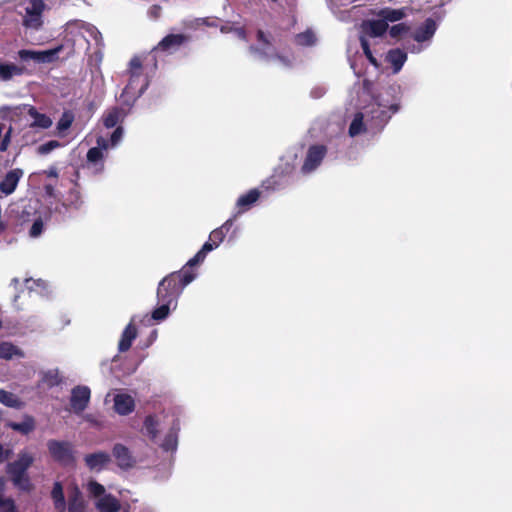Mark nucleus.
<instances>
[{"label": "nucleus", "instance_id": "obj_1", "mask_svg": "<svg viewBox=\"0 0 512 512\" xmlns=\"http://www.w3.org/2000/svg\"><path fill=\"white\" fill-rule=\"evenodd\" d=\"M361 108L354 115L349 126V135L355 137L364 133L376 134L399 110L398 99L391 87L374 93L372 84L365 81L360 94Z\"/></svg>", "mask_w": 512, "mask_h": 512}, {"label": "nucleus", "instance_id": "obj_2", "mask_svg": "<svg viewBox=\"0 0 512 512\" xmlns=\"http://www.w3.org/2000/svg\"><path fill=\"white\" fill-rule=\"evenodd\" d=\"M164 424L169 425V430L160 443V447L167 452H174L178 446V433L180 431V419L177 413L148 415L144 419L143 434L153 442H157L159 432Z\"/></svg>", "mask_w": 512, "mask_h": 512}, {"label": "nucleus", "instance_id": "obj_3", "mask_svg": "<svg viewBox=\"0 0 512 512\" xmlns=\"http://www.w3.org/2000/svg\"><path fill=\"white\" fill-rule=\"evenodd\" d=\"M197 274L187 270L171 273L163 278L157 288V302L166 303L177 308L178 299L184 288L190 284Z\"/></svg>", "mask_w": 512, "mask_h": 512}, {"label": "nucleus", "instance_id": "obj_4", "mask_svg": "<svg viewBox=\"0 0 512 512\" xmlns=\"http://www.w3.org/2000/svg\"><path fill=\"white\" fill-rule=\"evenodd\" d=\"M250 50L259 59L272 62L281 67L290 66L294 57L289 52H279L276 48V40L262 30L257 33V45L251 46Z\"/></svg>", "mask_w": 512, "mask_h": 512}, {"label": "nucleus", "instance_id": "obj_5", "mask_svg": "<svg viewBox=\"0 0 512 512\" xmlns=\"http://www.w3.org/2000/svg\"><path fill=\"white\" fill-rule=\"evenodd\" d=\"M129 73L130 77L128 84L120 96L122 102L127 105H131L137 98H139L148 86V80L142 72L140 59L133 58L130 61Z\"/></svg>", "mask_w": 512, "mask_h": 512}, {"label": "nucleus", "instance_id": "obj_6", "mask_svg": "<svg viewBox=\"0 0 512 512\" xmlns=\"http://www.w3.org/2000/svg\"><path fill=\"white\" fill-rule=\"evenodd\" d=\"M33 456L23 451L18 455V459L7 466V473L10 475L15 486L22 490H27L30 486V481L27 476V469L33 463Z\"/></svg>", "mask_w": 512, "mask_h": 512}, {"label": "nucleus", "instance_id": "obj_7", "mask_svg": "<svg viewBox=\"0 0 512 512\" xmlns=\"http://www.w3.org/2000/svg\"><path fill=\"white\" fill-rule=\"evenodd\" d=\"M87 491L95 499V506L100 512H118L120 502L111 494L105 492V487L91 480L87 483Z\"/></svg>", "mask_w": 512, "mask_h": 512}, {"label": "nucleus", "instance_id": "obj_8", "mask_svg": "<svg viewBox=\"0 0 512 512\" xmlns=\"http://www.w3.org/2000/svg\"><path fill=\"white\" fill-rule=\"evenodd\" d=\"M388 28V24L381 17L377 20H368L364 21L361 25L362 35L360 36V42L363 49L364 54L371 64L377 66V61L374 58L369 43L366 39V36L370 37H379L382 36Z\"/></svg>", "mask_w": 512, "mask_h": 512}, {"label": "nucleus", "instance_id": "obj_9", "mask_svg": "<svg viewBox=\"0 0 512 512\" xmlns=\"http://www.w3.org/2000/svg\"><path fill=\"white\" fill-rule=\"evenodd\" d=\"M86 35H89L90 37H93L95 40H97L98 36H100V33L96 27L81 20H71L64 26V39L67 42H70L72 46H75L80 39H84L86 42H88Z\"/></svg>", "mask_w": 512, "mask_h": 512}, {"label": "nucleus", "instance_id": "obj_10", "mask_svg": "<svg viewBox=\"0 0 512 512\" xmlns=\"http://www.w3.org/2000/svg\"><path fill=\"white\" fill-rule=\"evenodd\" d=\"M47 5L43 0H29L25 6L22 24L25 28L38 31L44 24L43 13Z\"/></svg>", "mask_w": 512, "mask_h": 512}, {"label": "nucleus", "instance_id": "obj_11", "mask_svg": "<svg viewBox=\"0 0 512 512\" xmlns=\"http://www.w3.org/2000/svg\"><path fill=\"white\" fill-rule=\"evenodd\" d=\"M50 455L62 465L74 463L73 448L71 443L66 441L50 440L47 443Z\"/></svg>", "mask_w": 512, "mask_h": 512}, {"label": "nucleus", "instance_id": "obj_12", "mask_svg": "<svg viewBox=\"0 0 512 512\" xmlns=\"http://www.w3.org/2000/svg\"><path fill=\"white\" fill-rule=\"evenodd\" d=\"M327 149L324 145H312L308 148L301 172L303 174H310L314 172L322 163L326 156Z\"/></svg>", "mask_w": 512, "mask_h": 512}, {"label": "nucleus", "instance_id": "obj_13", "mask_svg": "<svg viewBox=\"0 0 512 512\" xmlns=\"http://www.w3.org/2000/svg\"><path fill=\"white\" fill-rule=\"evenodd\" d=\"M62 50V46H58L54 49L35 51L22 49L18 52V56L23 61L33 60L37 63H50L54 61L58 53Z\"/></svg>", "mask_w": 512, "mask_h": 512}, {"label": "nucleus", "instance_id": "obj_14", "mask_svg": "<svg viewBox=\"0 0 512 512\" xmlns=\"http://www.w3.org/2000/svg\"><path fill=\"white\" fill-rule=\"evenodd\" d=\"M91 391L84 385L76 386L71 391L70 405L74 413H82L90 401Z\"/></svg>", "mask_w": 512, "mask_h": 512}, {"label": "nucleus", "instance_id": "obj_15", "mask_svg": "<svg viewBox=\"0 0 512 512\" xmlns=\"http://www.w3.org/2000/svg\"><path fill=\"white\" fill-rule=\"evenodd\" d=\"M260 191L258 189H251L247 193L240 195L236 201V212L231 217L234 220L242 213L248 211L260 198Z\"/></svg>", "mask_w": 512, "mask_h": 512}, {"label": "nucleus", "instance_id": "obj_16", "mask_svg": "<svg viewBox=\"0 0 512 512\" xmlns=\"http://www.w3.org/2000/svg\"><path fill=\"white\" fill-rule=\"evenodd\" d=\"M437 30V24L436 22L428 18L424 21V23L419 26L414 32H413V39L418 43H424L427 45H430L431 40Z\"/></svg>", "mask_w": 512, "mask_h": 512}, {"label": "nucleus", "instance_id": "obj_17", "mask_svg": "<svg viewBox=\"0 0 512 512\" xmlns=\"http://www.w3.org/2000/svg\"><path fill=\"white\" fill-rule=\"evenodd\" d=\"M113 409L120 416H127L135 410L134 398L126 393H117L113 397Z\"/></svg>", "mask_w": 512, "mask_h": 512}, {"label": "nucleus", "instance_id": "obj_18", "mask_svg": "<svg viewBox=\"0 0 512 512\" xmlns=\"http://www.w3.org/2000/svg\"><path fill=\"white\" fill-rule=\"evenodd\" d=\"M188 40L183 34H169L165 36L154 48L155 52L173 53Z\"/></svg>", "mask_w": 512, "mask_h": 512}, {"label": "nucleus", "instance_id": "obj_19", "mask_svg": "<svg viewBox=\"0 0 512 512\" xmlns=\"http://www.w3.org/2000/svg\"><path fill=\"white\" fill-rule=\"evenodd\" d=\"M84 461L89 470L99 472L111 462V456L105 451H97L87 454Z\"/></svg>", "mask_w": 512, "mask_h": 512}, {"label": "nucleus", "instance_id": "obj_20", "mask_svg": "<svg viewBox=\"0 0 512 512\" xmlns=\"http://www.w3.org/2000/svg\"><path fill=\"white\" fill-rule=\"evenodd\" d=\"M112 454L121 469L127 470L135 464L134 457L129 448L121 443H117L113 446Z\"/></svg>", "mask_w": 512, "mask_h": 512}, {"label": "nucleus", "instance_id": "obj_21", "mask_svg": "<svg viewBox=\"0 0 512 512\" xmlns=\"http://www.w3.org/2000/svg\"><path fill=\"white\" fill-rule=\"evenodd\" d=\"M70 183L71 187L62 197L63 206L77 210L83 205L84 200L78 183L75 180H70Z\"/></svg>", "mask_w": 512, "mask_h": 512}, {"label": "nucleus", "instance_id": "obj_22", "mask_svg": "<svg viewBox=\"0 0 512 512\" xmlns=\"http://www.w3.org/2000/svg\"><path fill=\"white\" fill-rule=\"evenodd\" d=\"M20 110L18 111V115L22 113L23 110H27V113L32 118V122L30 124V128H41L47 129L52 126V119L46 114L39 113L34 107L29 105L18 106Z\"/></svg>", "mask_w": 512, "mask_h": 512}, {"label": "nucleus", "instance_id": "obj_23", "mask_svg": "<svg viewBox=\"0 0 512 512\" xmlns=\"http://www.w3.org/2000/svg\"><path fill=\"white\" fill-rule=\"evenodd\" d=\"M123 128L117 127L114 132L111 134L110 138L107 139L103 136H99L97 138V148H100L101 151L105 154L109 149H113L117 147L123 138Z\"/></svg>", "mask_w": 512, "mask_h": 512}, {"label": "nucleus", "instance_id": "obj_24", "mask_svg": "<svg viewBox=\"0 0 512 512\" xmlns=\"http://www.w3.org/2000/svg\"><path fill=\"white\" fill-rule=\"evenodd\" d=\"M105 154L100 148L92 147L88 150L86 155L87 167L92 169L94 173H100L104 169Z\"/></svg>", "mask_w": 512, "mask_h": 512}, {"label": "nucleus", "instance_id": "obj_25", "mask_svg": "<svg viewBox=\"0 0 512 512\" xmlns=\"http://www.w3.org/2000/svg\"><path fill=\"white\" fill-rule=\"evenodd\" d=\"M22 176L23 171L21 169H14L9 171L3 181L0 183V190L6 195L13 193Z\"/></svg>", "mask_w": 512, "mask_h": 512}, {"label": "nucleus", "instance_id": "obj_26", "mask_svg": "<svg viewBox=\"0 0 512 512\" xmlns=\"http://www.w3.org/2000/svg\"><path fill=\"white\" fill-rule=\"evenodd\" d=\"M407 60V53L399 48L391 49L386 55V61L390 64L393 73H398Z\"/></svg>", "mask_w": 512, "mask_h": 512}, {"label": "nucleus", "instance_id": "obj_27", "mask_svg": "<svg viewBox=\"0 0 512 512\" xmlns=\"http://www.w3.org/2000/svg\"><path fill=\"white\" fill-rule=\"evenodd\" d=\"M233 223H234V219L229 218L220 227L214 229L210 233L209 240L207 242H211V244L213 246V250L215 248H217L220 245V243L223 242L226 234L229 232V230L233 226Z\"/></svg>", "mask_w": 512, "mask_h": 512}, {"label": "nucleus", "instance_id": "obj_28", "mask_svg": "<svg viewBox=\"0 0 512 512\" xmlns=\"http://www.w3.org/2000/svg\"><path fill=\"white\" fill-rule=\"evenodd\" d=\"M137 337V329L133 325L132 322H130L124 329L121 339L118 344V349L120 352H125L129 350V348L132 345L133 340Z\"/></svg>", "mask_w": 512, "mask_h": 512}, {"label": "nucleus", "instance_id": "obj_29", "mask_svg": "<svg viewBox=\"0 0 512 512\" xmlns=\"http://www.w3.org/2000/svg\"><path fill=\"white\" fill-rule=\"evenodd\" d=\"M25 287L29 292H35L41 296H48L50 293L48 283L41 279H26Z\"/></svg>", "mask_w": 512, "mask_h": 512}, {"label": "nucleus", "instance_id": "obj_30", "mask_svg": "<svg viewBox=\"0 0 512 512\" xmlns=\"http://www.w3.org/2000/svg\"><path fill=\"white\" fill-rule=\"evenodd\" d=\"M125 117V113L120 108H112L107 111L103 116V123L106 128L115 127L123 118Z\"/></svg>", "mask_w": 512, "mask_h": 512}, {"label": "nucleus", "instance_id": "obj_31", "mask_svg": "<svg viewBox=\"0 0 512 512\" xmlns=\"http://www.w3.org/2000/svg\"><path fill=\"white\" fill-rule=\"evenodd\" d=\"M406 8L393 9V8H384L380 10L378 13L379 17H381L385 22H396L403 19L406 16Z\"/></svg>", "mask_w": 512, "mask_h": 512}, {"label": "nucleus", "instance_id": "obj_32", "mask_svg": "<svg viewBox=\"0 0 512 512\" xmlns=\"http://www.w3.org/2000/svg\"><path fill=\"white\" fill-rule=\"evenodd\" d=\"M23 73V69L13 63H0V80L9 81L14 76H19Z\"/></svg>", "mask_w": 512, "mask_h": 512}, {"label": "nucleus", "instance_id": "obj_33", "mask_svg": "<svg viewBox=\"0 0 512 512\" xmlns=\"http://www.w3.org/2000/svg\"><path fill=\"white\" fill-rule=\"evenodd\" d=\"M55 508L59 512H63L66 508V502L63 493V487L60 482H56L51 492Z\"/></svg>", "mask_w": 512, "mask_h": 512}, {"label": "nucleus", "instance_id": "obj_34", "mask_svg": "<svg viewBox=\"0 0 512 512\" xmlns=\"http://www.w3.org/2000/svg\"><path fill=\"white\" fill-rule=\"evenodd\" d=\"M13 357H23V353L13 344L0 341V359L9 360Z\"/></svg>", "mask_w": 512, "mask_h": 512}, {"label": "nucleus", "instance_id": "obj_35", "mask_svg": "<svg viewBox=\"0 0 512 512\" xmlns=\"http://www.w3.org/2000/svg\"><path fill=\"white\" fill-rule=\"evenodd\" d=\"M69 512H84V502L81 496V492L75 488L69 497L68 504Z\"/></svg>", "mask_w": 512, "mask_h": 512}, {"label": "nucleus", "instance_id": "obj_36", "mask_svg": "<svg viewBox=\"0 0 512 512\" xmlns=\"http://www.w3.org/2000/svg\"><path fill=\"white\" fill-rule=\"evenodd\" d=\"M8 426L10 428H12L13 430L18 431L22 434H28L34 430L35 422L32 417L26 416L22 422H20V423L11 422L8 424Z\"/></svg>", "mask_w": 512, "mask_h": 512}, {"label": "nucleus", "instance_id": "obj_37", "mask_svg": "<svg viewBox=\"0 0 512 512\" xmlns=\"http://www.w3.org/2000/svg\"><path fill=\"white\" fill-rule=\"evenodd\" d=\"M173 307L162 302H158V306L152 311L151 318L157 322L165 320L171 311H173Z\"/></svg>", "mask_w": 512, "mask_h": 512}, {"label": "nucleus", "instance_id": "obj_38", "mask_svg": "<svg viewBox=\"0 0 512 512\" xmlns=\"http://www.w3.org/2000/svg\"><path fill=\"white\" fill-rule=\"evenodd\" d=\"M0 403L7 407L18 408L20 407V400L11 392L0 389Z\"/></svg>", "mask_w": 512, "mask_h": 512}, {"label": "nucleus", "instance_id": "obj_39", "mask_svg": "<svg viewBox=\"0 0 512 512\" xmlns=\"http://www.w3.org/2000/svg\"><path fill=\"white\" fill-rule=\"evenodd\" d=\"M296 43L301 46H311L316 42V36L311 30L300 33L295 38Z\"/></svg>", "mask_w": 512, "mask_h": 512}, {"label": "nucleus", "instance_id": "obj_40", "mask_svg": "<svg viewBox=\"0 0 512 512\" xmlns=\"http://www.w3.org/2000/svg\"><path fill=\"white\" fill-rule=\"evenodd\" d=\"M74 115L70 111H65L57 123V130L59 133L65 132L73 123Z\"/></svg>", "mask_w": 512, "mask_h": 512}, {"label": "nucleus", "instance_id": "obj_41", "mask_svg": "<svg viewBox=\"0 0 512 512\" xmlns=\"http://www.w3.org/2000/svg\"><path fill=\"white\" fill-rule=\"evenodd\" d=\"M61 143L57 140H50L44 144H41L37 147L36 151L39 155H48L55 149L61 147Z\"/></svg>", "mask_w": 512, "mask_h": 512}, {"label": "nucleus", "instance_id": "obj_42", "mask_svg": "<svg viewBox=\"0 0 512 512\" xmlns=\"http://www.w3.org/2000/svg\"><path fill=\"white\" fill-rule=\"evenodd\" d=\"M43 229H44V221L40 216H38L34 220L32 226L30 228L29 235L33 238L39 237L42 234Z\"/></svg>", "mask_w": 512, "mask_h": 512}, {"label": "nucleus", "instance_id": "obj_43", "mask_svg": "<svg viewBox=\"0 0 512 512\" xmlns=\"http://www.w3.org/2000/svg\"><path fill=\"white\" fill-rule=\"evenodd\" d=\"M408 30H409V28L406 24L399 23V24L392 26L390 28L389 33H390V36L393 38H400L401 36L406 34L408 32Z\"/></svg>", "mask_w": 512, "mask_h": 512}, {"label": "nucleus", "instance_id": "obj_44", "mask_svg": "<svg viewBox=\"0 0 512 512\" xmlns=\"http://www.w3.org/2000/svg\"><path fill=\"white\" fill-rule=\"evenodd\" d=\"M0 512H16L14 501L11 498L0 496Z\"/></svg>", "mask_w": 512, "mask_h": 512}, {"label": "nucleus", "instance_id": "obj_45", "mask_svg": "<svg viewBox=\"0 0 512 512\" xmlns=\"http://www.w3.org/2000/svg\"><path fill=\"white\" fill-rule=\"evenodd\" d=\"M213 250V246L211 242H205L202 248L195 254V258L198 259L200 263H203L207 253Z\"/></svg>", "mask_w": 512, "mask_h": 512}, {"label": "nucleus", "instance_id": "obj_46", "mask_svg": "<svg viewBox=\"0 0 512 512\" xmlns=\"http://www.w3.org/2000/svg\"><path fill=\"white\" fill-rule=\"evenodd\" d=\"M429 45L427 44H424V43H416V44H412V45H409L407 47L408 51L412 54H419L421 53L423 50H425Z\"/></svg>", "mask_w": 512, "mask_h": 512}, {"label": "nucleus", "instance_id": "obj_47", "mask_svg": "<svg viewBox=\"0 0 512 512\" xmlns=\"http://www.w3.org/2000/svg\"><path fill=\"white\" fill-rule=\"evenodd\" d=\"M14 142L17 147H23L30 144L32 140L28 139L27 133H25L21 139L16 138V136L14 135Z\"/></svg>", "mask_w": 512, "mask_h": 512}, {"label": "nucleus", "instance_id": "obj_48", "mask_svg": "<svg viewBox=\"0 0 512 512\" xmlns=\"http://www.w3.org/2000/svg\"><path fill=\"white\" fill-rule=\"evenodd\" d=\"M199 264H201V263L198 261V259L195 257H192L190 260H188L186 265L181 270L185 269L189 272H192L191 268H193L194 266L199 265ZM193 273H195V272L193 271Z\"/></svg>", "mask_w": 512, "mask_h": 512}, {"label": "nucleus", "instance_id": "obj_49", "mask_svg": "<svg viewBox=\"0 0 512 512\" xmlns=\"http://www.w3.org/2000/svg\"><path fill=\"white\" fill-rule=\"evenodd\" d=\"M47 177L50 178H57L58 177V170L56 167L51 166L47 170L43 172Z\"/></svg>", "mask_w": 512, "mask_h": 512}, {"label": "nucleus", "instance_id": "obj_50", "mask_svg": "<svg viewBox=\"0 0 512 512\" xmlns=\"http://www.w3.org/2000/svg\"><path fill=\"white\" fill-rule=\"evenodd\" d=\"M149 16L153 19H156L159 17L160 15V7L158 6H153L149 9Z\"/></svg>", "mask_w": 512, "mask_h": 512}, {"label": "nucleus", "instance_id": "obj_51", "mask_svg": "<svg viewBox=\"0 0 512 512\" xmlns=\"http://www.w3.org/2000/svg\"><path fill=\"white\" fill-rule=\"evenodd\" d=\"M234 33L238 38L243 39V40L246 39V32L243 28H235Z\"/></svg>", "mask_w": 512, "mask_h": 512}, {"label": "nucleus", "instance_id": "obj_52", "mask_svg": "<svg viewBox=\"0 0 512 512\" xmlns=\"http://www.w3.org/2000/svg\"><path fill=\"white\" fill-rule=\"evenodd\" d=\"M325 93V90L323 88H316V89H313L311 94L314 98H320L324 95Z\"/></svg>", "mask_w": 512, "mask_h": 512}, {"label": "nucleus", "instance_id": "obj_53", "mask_svg": "<svg viewBox=\"0 0 512 512\" xmlns=\"http://www.w3.org/2000/svg\"><path fill=\"white\" fill-rule=\"evenodd\" d=\"M46 191H47V193H48L49 195H51V196H52V195H53L54 188H53L52 186H50V185H47V186H46Z\"/></svg>", "mask_w": 512, "mask_h": 512}, {"label": "nucleus", "instance_id": "obj_54", "mask_svg": "<svg viewBox=\"0 0 512 512\" xmlns=\"http://www.w3.org/2000/svg\"><path fill=\"white\" fill-rule=\"evenodd\" d=\"M4 458V448L3 446L0 444V462L3 460Z\"/></svg>", "mask_w": 512, "mask_h": 512}]
</instances>
